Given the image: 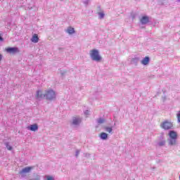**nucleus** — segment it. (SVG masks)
Listing matches in <instances>:
<instances>
[{"instance_id": "nucleus-32", "label": "nucleus", "mask_w": 180, "mask_h": 180, "mask_svg": "<svg viewBox=\"0 0 180 180\" xmlns=\"http://www.w3.org/2000/svg\"><path fill=\"white\" fill-rule=\"evenodd\" d=\"M163 101H165L167 99V97L164 96L162 97Z\"/></svg>"}, {"instance_id": "nucleus-30", "label": "nucleus", "mask_w": 180, "mask_h": 180, "mask_svg": "<svg viewBox=\"0 0 180 180\" xmlns=\"http://www.w3.org/2000/svg\"><path fill=\"white\" fill-rule=\"evenodd\" d=\"M0 41H4V37L0 34Z\"/></svg>"}, {"instance_id": "nucleus-5", "label": "nucleus", "mask_w": 180, "mask_h": 180, "mask_svg": "<svg viewBox=\"0 0 180 180\" xmlns=\"http://www.w3.org/2000/svg\"><path fill=\"white\" fill-rule=\"evenodd\" d=\"M159 140L160 141L158 142V146H159V147H162L165 146L167 141H165V138H164V134H160L159 136Z\"/></svg>"}, {"instance_id": "nucleus-23", "label": "nucleus", "mask_w": 180, "mask_h": 180, "mask_svg": "<svg viewBox=\"0 0 180 180\" xmlns=\"http://www.w3.org/2000/svg\"><path fill=\"white\" fill-rule=\"evenodd\" d=\"M82 2L87 6L88 4H89V0H83Z\"/></svg>"}, {"instance_id": "nucleus-4", "label": "nucleus", "mask_w": 180, "mask_h": 180, "mask_svg": "<svg viewBox=\"0 0 180 180\" xmlns=\"http://www.w3.org/2000/svg\"><path fill=\"white\" fill-rule=\"evenodd\" d=\"M160 127L162 129H164V130H171V129L174 127V125L172 124V122L166 120L160 124Z\"/></svg>"}, {"instance_id": "nucleus-12", "label": "nucleus", "mask_w": 180, "mask_h": 180, "mask_svg": "<svg viewBox=\"0 0 180 180\" xmlns=\"http://www.w3.org/2000/svg\"><path fill=\"white\" fill-rule=\"evenodd\" d=\"M169 139H177L178 135L176 134V132H175V131L172 130L169 132Z\"/></svg>"}, {"instance_id": "nucleus-20", "label": "nucleus", "mask_w": 180, "mask_h": 180, "mask_svg": "<svg viewBox=\"0 0 180 180\" xmlns=\"http://www.w3.org/2000/svg\"><path fill=\"white\" fill-rule=\"evenodd\" d=\"M5 146H6L7 150H8L9 151H12V150L13 149L12 146L9 145L8 142L5 143Z\"/></svg>"}, {"instance_id": "nucleus-1", "label": "nucleus", "mask_w": 180, "mask_h": 180, "mask_svg": "<svg viewBox=\"0 0 180 180\" xmlns=\"http://www.w3.org/2000/svg\"><path fill=\"white\" fill-rule=\"evenodd\" d=\"M89 55L92 61H96V63H101L102 61V56H101L98 49L91 50Z\"/></svg>"}, {"instance_id": "nucleus-27", "label": "nucleus", "mask_w": 180, "mask_h": 180, "mask_svg": "<svg viewBox=\"0 0 180 180\" xmlns=\"http://www.w3.org/2000/svg\"><path fill=\"white\" fill-rule=\"evenodd\" d=\"M32 180H40V175H36L35 178Z\"/></svg>"}, {"instance_id": "nucleus-22", "label": "nucleus", "mask_w": 180, "mask_h": 180, "mask_svg": "<svg viewBox=\"0 0 180 180\" xmlns=\"http://www.w3.org/2000/svg\"><path fill=\"white\" fill-rule=\"evenodd\" d=\"M176 117H177V122L180 123V111L178 112Z\"/></svg>"}, {"instance_id": "nucleus-16", "label": "nucleus", "mask_w": 180, "mask_h": 180, "mask_svg": "<svg viewBox=\"0 0 180 180\" xmlns=\"http://www.w3.org/2000/svg\"><path fill=\"white\" fill-rule=\"evenodd\" d=\"M96 122L98 124H103V123L106 122V120L103 117H99L98 119L96 120Z\"/></svg>"}, {"instance_id": "nucleus-9", "label": "nucleus", "mask_w": 180, "mask_h": 180, "mask_svg": "<svg viewBox=\"0 0 180 180\" xmlns=\"http://www.w3.org/2000/svg\"><path fill=\"white\" fill-rule=\"evenodd\" d=\"M27 129L31 131H37L39 130V125L37 124H31L27 127Z\"/></svg>"}, {"instance_id": "nucleus-26", "label": "nucleus", "mask_w": 180, "mask_h": 180, "mask_svg": "<svg viewBox=\"0 0 180 180\" xmlns=\"http://www.w3.org/2000/svg\"><path fill=\"white\" fill-rule=\"evenodd\" d=\"M84 157H86V158H90L91 155L89 153H84Z\"/></svg>"}, {"instance_id": "nucleus-8", "label": "nucleus", "mask_w": 180, "mask_h": 180, "mask_svg": "<svg viewBox=\"0 0 180 180\" xmlns=\"http://www.w3.org/2000/svg\"><path fill=\"white\" fill-rule=\"evenodd\" d=\"M140 22L141 25H147V23L150 22V18L147 15H144L141 18Z\"/></svg>"}, {"instance_id": "nucleus-13", "label": "nucleus", "mask_w": 180, "mask_h": 180, "mask_svg": "<svg viewBox=\"0 0 180 180\" xmlns=\"http://www.w3.org/2000/svg\"><path fill=\"white\" fill-rule=\"evenodd\" d=\"M169 146H175L176 144V139L169 138L168 139Z\"/></svg>"}, {"instance_id": "nucleus-25", "label": "nucleus", "mask_w": 180, "mask_h": 180, "mask_svg": "<svg viewBox=\"0 0 180 180\" xmlns=\"http://www.w3.org/2000/svg\"><path fill=\"white\" fill-rule=\"evenodd\" d=\"M60 74H61L62 76H64V75H65V74H67V71H65V70H61V71H60Z\"/></svg>"}, {"instance_id": "nucleus-19", "label": "nucleus", "mask_w": 180, "mask_h": 180, "mask_svg": "<svg viewBox=\"0 0 180 180\" xmlns=\"http://www.w3.org/2000/svg\"><path fill=\"white\" fill-rule=\"evenodd\" d=\"M67 32L69 34H73V33H75V30H74L72 27H69Z\"/></svg>"}, {"instance_id": "nucleus-3", "label": "nucleus", "mask_w": 180, "mask_h": 180, "mask_svg": "<svg viewBox=\"0 0 180 180\" xmlns=\"http://www.w3.org/2000/svg\"><path fill=\"white\" fill-rule=\"evenodd\" d=\"M82 122V118L81 117L77 116V117H72L70 124L72 126H74V127H79V126L81 125Z\"/></svg>"}, {"instance_id": "nucleus-2", "label": "nucleus", "mask_w": 180, "mask_h": 180, "mask_svg": "<svg viewBox=\"0 0 180 180\" xmlns=\"http://www.w3.org/2000/svg\"><path fill=\"white\" fill-rule=\"evenodd\" d=\"M44 96L46 101H54L57 95L56 94V91H54V90L49 89L45 91Z\"/></svg>"}, {"instance_id": "nucleus-35", "label": "nucleus", "mask_w": 180, "mask_h": 180, "mask_svg": "<svg viewBox=\"0 0 180 180\" xmlns=\"http://www.w3.org/2000/svg\"><path fill=\"white\" fill-rule=\"evenodd\" d=\"M114 126H116V123L114 124Z\"/></svg>"}, {"instance_id": "nucleus-10", "label": "nucleus", "mask_w": 180, "mask_h": 180, "mask_svg": "<svg viewBox=\"0 0 180 180\" xmlns=\"http://www.w3.org/2000/svg\"><path fill=\"white\" fill-rule=\"evenodd\" d=\"M43 98H45L44 94L41 92V90H38L36 94V99L40 101L41 99H43Z\"/></svg>"}, {"instance_id": "nucleus-28", "label": "nucleus", "mask_w": 180, "mask_h": 180, "mask_svg": "<svg viewBox=\"0 0 180 180\" xmlns=\"http://www.w3.org/2000/svg\"><path fill=\"white\" fill-rule=\"evenodd\" d=\"M89 112H90L89 110H86L84 111V115H86V116H88V115H89Z\"/></svg>"}, {"instance_id": "nucleus-15", "label": "nucleus", "mask_w": 180, "mask_h": 180, "mask_svg": "<svg viewBox=\"0 0 180 180\" xmlns=\"http://www.w3.org/2000/svg\"><path fill=\"white\" fill-rule=\"evenodd\" d=\"M103 129L105 131H107L108 133L110 134H112L113 132V127H107V126H104Z\"/></svg>"}, {"instance_id": "nucleus-31", "label": "nucleus", "mask_w": 180, "mask_h": 180, "mask_svg": "<svg viewBox=\"0 0 180 180\" xmlns=\"http://www.w3.org/2000/svg\"><path fill=\"white\" fill-rule=\"evenodd\" d=\"M0 61H2V55L0 53Z\"/></svg>"}, {"instance_id": "nucleus-11", "label": "nucleus", "mask_w": 180, "mask_h": 180, "mask_svg": "<svg viewBox=\"0 0 180 180\" xmlns=\"http://www.w3.org/2000/svg\"><path fill=\"white\" fill-rule=\"evenodd\" d=\"M141 64H143V65H148V64L150 63V57L146 56L141 61Z\"/></svg>"}, {"instance_id": "nucleus-24", "label": "nucleus", "mask_w": 180, "mask_h": 180, "mask_svg": "<svg viewBox=\"0 0 180 180\" xmlns=\"http://www.w3.org/2000/svg\"><path fill=\"white\" fill-rule=\"evenodd\" d=\"M79 155V150H77L75 153V157L76 158H78V156Z\"/></svg>"}, {"instance_id": "nucleus-21", "label": "nucleus", "mask_w": 180, "mask_h": 180, "mask_svg": "<svg viewBox=\"0 0 180 180\" xmlns=\"http://www.w3.org/2000/svg\"><path fill=\"white\" fill-rule=\"evenodd\" d=\"M98 15L99 16V19H103V18H105V13L102 12L98 13Z\"/></svg>"}, {"instance_id": "nucleus-29", "label": "nucleus", "mask_w": 180, "mask_h": 180, "mask_svg": "<svg viewBox=\"0 0 180 180\" xmlns=\"http://www.w3.org/2000/svg\"><path fill=\"white\" fill-rule=\"evenodd\" d=\"M131 16L132 18V20H134V19H136V14H132Z\"/></svg>"}, {"instance_id": "nucleus-18", "label": "nucleus", "mask_w": 180, "mask_h": 180, "mask_svg": "<svg viewBox=\"0 0 180 180\" xmlns=\"http://www.w3.org/2000/svg\"><path fill=\"white\" fill-rule=\"evenodd\" d=\"M100 139H101V140H108V134L105 132H102L100 134Z\"/></svg>"}, {"instance_id": "nucleus-7", "label": "nucleus", "mask_w": 180, "mask_h": 180, "mask_svg": "<svg viewBox=\"0 0 180 180\" xmlns=\"http://www.w3.org/2000/svg\"><path fill=\"white\" fill-rule=\"evenodd\" d=\"M33 169V167H27L23 168L21 171H20L19 174L20 175H23V174H29L31 170Z\"/></svg>"}, {"instance_id": "nucleus-6", "label": "nucleus", "mask_w": 180, "mask_h": 180, "mask_svg": "<svg viewBox=\"0 0 180 180\" xmlns=\"http://www.w3.org/2000/svg\"><path fill=\"white\" fill-rule=\"evenodd\" d=\"M7 53H10V54H15L19 52V49L18 47H8L6 49Z\"/></svg>"}, {"instance_id": "nucleus-33", "label": "nucleus", "mask_w": 180, "mask_h": 180, "mask_svg": "<svg viewBox=\"0 0 180 180\" xmlns=\"http://www.w3.org/2000/svg\"><path fill=\"white\" fill-rule=\"evenodd\" d=\"M176 1H177V2H180V0H177Z\"/></svg>"}, {"instance_id": "nucleus-34", "label": "nucleus", "mask_w": 180, "mask_h": 180, "mask_svg": "<svg viewBox=\"0 0 180 180\" xmlns=\"http://www.w3.org/2000/svg\"><path fill=\"white\" fill-rule=\"evenodd\" d=\"M179 180H180V175H179Z\"/></svg>"}, {"instance_id": "nucleus-17", "label": "nucleus", "mask_w": 180, "mask_h": 180, "mask_svg": "<svg viewBox=\"0 0 180 180\" xmlns=\"http://www.w3.org/2000/svg\"><path fill=\"white\" fill-rule=\"evenodd\" d=\"M139 61H140L139 58H134L131 60V64H134V65H137V64H139Z\"/></svg>"}, {"instance_id": "nucleus-14", "label": "nucleus", "mask_w": 180, "mask_h": 180, "mask_svg": "<svg viewBox=\"0 0 180 180\" xmlns=\"http://www.w3.org/2000/svg\"><path fill=\"white\" fill-rule=\"evenodd\" d=\"M31 41H32V43H39V35L34 34L31 39Z\"/></svg>"}]
</instances>
